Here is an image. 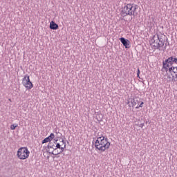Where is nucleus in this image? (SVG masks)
<instances>
[{"instance_id":"f257e3e1","label":"nucleus","mask_w":177,"mask_h":177,"mask_svg":"<svg viewBox=\"0 0 177 177\" xmlns=\"http://www.w3.org/2000/svg\"><path fill=\"white\" fill-rule=\"evenodd\" d=\"M138 10H139V6H138V5L127 3L122 8L121 16H122V17L127 16L136 17V16H138Z\"/></svg>"},{"instance_id":"f03ea898","label":"nucleus","mask_w":177,"mask_h":177,"mask_svg":"<svg viewBox=\"0 0 177 177\" xmlns=\"http://www.w3.org/2000/svg\"><path fill=\"white\" fill-rule=\"evenodd\" d=\"M110 145L111 143L109 142V139L104 136L97 138L95 142V147L98 151H100V153H104L106 150H109L110 149Z\"/></svg>"},{"instance_id":"7ed1b4c3","label":"nucleus","mask_w":177,"mask_h":177,"mask_svg":"<svg viewBox=\"0 0 177 177\" xmlns=\"http://www.w3.org/2000/svg\"><path fill=\"white\" fill-rule=\"evenodd\" d=\"M150 44L153 49H158L159 50H164L165 49V46L164 47L165 41L158 35L153 36L150 40Z\"/></svg>"},{"instance_id":"20e7f679","label":"nucleus","mask_w":177,"mask_h":177,"mask_svg":"<svg viewBox=\"0 0 177 177\" xmlns=\"http://www.w3.org/2000/svg\"><path fill=\"white\" fill-rule=\"evenodd\" d=\"M17 157L19 160H27L30 157V151L26 147H21L17 151Z\"/></svg>"},{"instance_id":"39448f33","label":"nucleus","mask_w":177,"mask_h":177,"mask_svg":"<svg viewBox=\"0 0 177 177\" xmlns=\"http://www.w3.org/2000/svg\"><path fill=\"white\" fill-rule=\"evenodd\" d=\"M22 85L28 91L34 88V84H32V82H31V80H30V76L28 75H24V78L22 79Z\"/></svg>"},{"instance_id":"423d86ee","label":"nucleus","mask_w":177,"mask_h":177,"mask_svg":"<svg viewBox=\"0 0 177 177\" xmlns=\"http://www.w3.org/2000/svg\"><path fill=\"white\" fill-rule=\"evenodd\" d=\"M172 58H168L165 62H163V68H165V71L168 73V70L169 71V68L172 67Z\"/></svg>"},{"instance_id":"0eeeda50","label":"nucleus","mask_w":177,"mask_h":177,"mask_svg":"<svg viewBox=\"0 0 177 177\" xmlns=\"http://www.w3.org/2000/svg\"><path fill=\"white\" fill-rule=\"evenodd\" d=\"M139 100L138 98H133L131 101V104L133 107H135L136 106V109H140V107H143L144 102H141V103L139 105Z\"/></svg>"},{"instance_id":"6e6552de","label":"nucleus","mask_w":177,"mask_h":177,"mask_svg":"<svg viewBox=\"0 0 177 177\" xmlns=\"http://www.w3.org/2000/svg\"><path fill=\"white\" fill-rule=\"evenodd\" d=\"M120 42L126 48V49H129L131 48V41L128 39H125L124 37L120 38Z\"/></svg>"},{"instance_id":"1a4fd4ad","label":"nucleus","mask_w":177,"mask_h":177,"mask_svg":"<svg viewBox=\"0 0 177 177\" xmlns=\"http://www.w3.org/2000/svg\"><path fill=\"white\" fill-rule=\"evenodd\" d=\"M66 147V145H64V140L62 141V144L59 143H57L55 148H54V150H57V149H59L60 153H63V151H64V149Z\"/></svg>"},{"instance_id":"9d476101","label":"nucleus","mask_w":177,"mask_h":177,"mask_svg":"<svg viewBox=\"0 0 177 177\" xmlns=\"http://www.w3.org/2000/svg\"><path fill=\"white\" fill-rule=\"evenodd\" d=\"M50 30H57L59 28V25L55 23V21H52L50 23Z\"/></svg>"},{"instance_id":"9b49d317","label":"nucleus","mask_w":177,"mask_h":177,"mask_svg":"<svg viewBox=\"0 0 177 177\" xmlns=\"http://www.w3.org/2000/svg\"><path fill=\"white\" fill-rule=\"evenodd\" d=\"M169 59H172L171 60L172 64H174V63H176V64H177V58H175L174 57H169Z\"/></svg>"},{"instance_id":"f8f14e48","label":"nucleus","mask_w":177,"mask_h":177,"mask_svg":"<svg viewBox=\"0 0 177 177\" xmlns=\"http://www.w3.org/2000/svg\"><path fill=\"white\" fill-rule=\"evenodd\" d=\"M16 128H17V124H14L10 126V129H12V131H15Z\"/></svg>"},{"instance_id":"ddd939ff","label":"nucleus","mask_w":177,"mask_h":177,"mask_svg":"<svg viewBox=\"0 0 177 177\" xmlns=\"http://www.w3.org/2000/svg\"><path fill=\"white\" fill-rule=\"evenodd\" d=\"M50 140H52L53 139H55V134L53 133H51L50 135L48 137Z\"/></svg>"},{"instance_id":"4468645a","label":"nucleus","mask_w":177,"mask_h":177,"mask_svg":"<svg viewBox=\"0 0 177 177\" xmlns=\"http://www.w3.org/2000/svg\"><path fill=\"white\" fill-rule=\"evenodd\" d=\"M48 142H50V140H49V138L47 137L42 141V143H48Z\"/></svg>"},{"instance_id":"2eb2a0df","label":"nucleus","mask_w":177,"mask_h":177,"mask_svg":"<svg viewBox=\"0 0 177 177\" xmlns=\"http://www.w3.org/2000/svg\"><path fill=\"white\" fill-rule=\"evenodd\" d=\"M140 70L139 69V68H138V72H137V77L138 78H140Z\"/></svg>"},{"instance_id":"dca6fc26","label":"nucleus","mask_w":177,"mask_h":177,"mask_svg":"<svg viewBox=\"0 0 177 177\" xmlns=\"http://www.w3.org/2000/svg\"><path fill=\"white\" fill-rule=\"evenodd\" d=\"M57 153H55V155L56 156Z\"/></svg>"}]
</instances>
